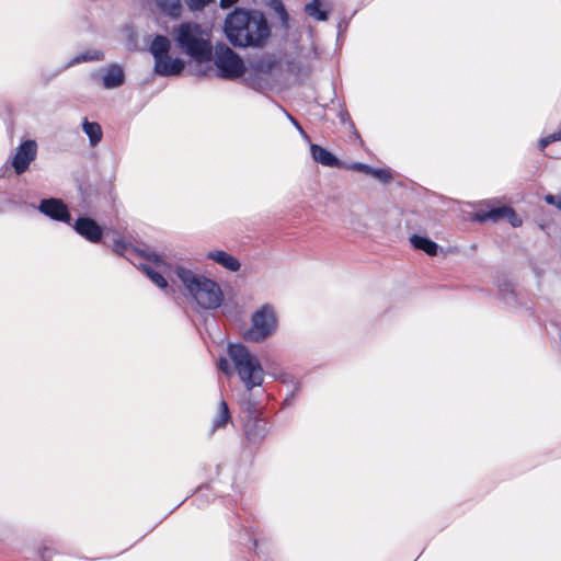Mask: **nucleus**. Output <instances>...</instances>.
<instances>
[{
    "instance_id": "ddd939ff",
    "label": "nucleus",
    "mask_w": 561,
    "mask_h": 561,
    "mask_svg": "<svg viewBox=\"0 0 561 561\" xmlns=\"http://www.w3.org/2000/svg\"><path fill=\"white\" fill-rule=\"evenodd\" d=\"M310 153H311L312 159L316 162H318L324 167H330V168L343 167V163L332 152H330L329 150H327L325 148H323L319 145H316V144L310 145Z\"/></svg>"
},
{
    "instance_id": "7ed1b4c3",
    "label": "nucleus",
    "mask_w": 561,
    "mask_h": 561,
    "mask_svg": "<svg viewBox=\"0 0 561 561\" xmlns=\"http://www.w3.org/2000/svg\"><path fill=\"white\" fill-rule=\"evenodd\" d=\"M175 275L199 307L216 309L221 305L224 294L215 280L197 275L182 266L175 267Z\"/></svg>"
},
{
    "instance_id": "1a4fd4ad",
    "label": "nucleus",
    "mask_w": 561,
    "mask_h": 561,
    "mask_svg": "<svg viewBox=\"0 0 561 561\" xmlns=\"http://www.w3.org/2000/svg\"><path fill=\"white\" fill-rule=\"evenodd\" d=\"M474 218L480 221H499L507 219L513 227H519L523 224L522 218L511 207H493L488 210L480 209L476 211Z\"/></svg>"
},
{
    "instance_id": "cd10ccee",
    "label": "nucleus",
    "mask_w": 561,
    "mask_h": 561,
    "mask_svg": "<svg viewBox=\"0 0 561 561\" xmlns=\"http://www.w3.org/2000/svg\"><path fill=\"white\" fill-rule=\"evenodd\" d=\"M219 369H221L226 375H231V368L226 358H221L218 364Z\"/></svg>"
},
{
    "instance_id": "c756f323",
    "label": "nucleus",
    "mask_w": 561,
    "mask_h": 561,
    "mask_svg": "<svg viewBox=\"0 0 561 561\" xmlns=\"http://www.w3.org/2000/svg\"><path fill=\"white\" fill-rule=\"evenodd\" d=\"M238 0H220V7L222 9H227L236 4Z\"/></svg>"
},
{
    "instance_id": "a878e982",
    "label": "nucleus",
    "mask_w": 561,
    "mask_h": 561,
    "mask_svg": "<svg viewBox=\"0 0 561 561\" xmlns=\"http://www.w3.org/2000/svg\"><path fill=\"white\" fill-rule=\"evenodd\" d=\"M545 201L549 204V205H553L556 206L558 209L561 210V195H552V194H547L545 196Z\"/></svg>"
},
{
    "instance_id": "9b49d317",
    "label": "nucleus",
    "mask_w": 561,
    "mask_h": 561,
    "mask_svg": "<svg viewBox=\"0 0 561 561\" xmlns=\"http://www.w3.org/2000/svg\"><path fill=\"white\" fill-rule=\"evenodd\" d=\"M185 62L181 58H173L169 55L154 60V72L162 77H174L181 75Z\"/></svg>"
},
{
    "instance_id": "c85d7f7f",
    "label": "nucleus",
    "mask_w": 561,
    "mask_h": 561,
    "mask_svg": "<svg viewBox=\"0 0 561 561\" xmlns=\"http://www.w3.org/2000/svg\"><path fill=\"white\" fill-rule=\"evenodd\" d=\"M290 122L295 125V127L298 129V131L300 133V135L304 137V139H306L307 141H309V136L305 133V130L301 128V126L297 123V121L291 117L290 115H288Z\"/></svg>"
},
{
    "instance_id": "f257e3e1",
    "label": "nucleus",
    "mask_w": 561,
    "mask_h": 561,
    "mask_svg": "<svg viewBox=\"0 0 561 561\" xmlns=\"http://www.w3.org/2000/svg\"><path fill=\"white\" fill-rule=\"evenodd\" d=\"M225 34L236 47H261L270 36L264 15L255 10L236 8L225 20Z\"/></svg>"
},
{
    "instance_id": "393cba45",
    "label": "nucleus",
    "mask_w": 561,
    "mask_h": 561,
    "mask_svg": "<svg viewBox=\"0 0 561 561\" xmlns=\"http://www.w3.org/2000/svg\"><path fill=\"white\" fill-rule=\"evenodd\" d=\"M346 168L350 170H353L356 172H362V173L369 174V175L373 172V168L370 165L362 163V162H354V163L347 164Z\"/></svg>"
},
{
    "instance_id": "20e7f679",
    "label": "nucleus",
    "mask_w": 561,
    "mask_h": 561,
    "mask_svg": "<svg viewBox=\"0 0 561 561\" xmlns=\"http://www.w3.org/2000/svg\"><path fill=\"white\" fill-rule=\"evenodd\" d=\"M228 356L247 390L263 383L264 370L259 358L243 344H229Z\"/></svg>"
},
{
    "instance_id": "39448f33",
    "label": "nucleus",
    "mask_w": 561,
    "mask_h": 561,
    "mask_svg": "<svg viewBox=\"0 0 561 561\" xmlns=\"http://www.w3.org/2000/svg\"><path fill=\"white\" fill-rule=\"evenodd\" d=\"M251 322V327L243 333V339L253 343L263 342L276 330L275 310L270 305H265L252 314Z\"/></svg>"
},
{
    "instance_id": "bb28decb",
    "label": "nucleus",
    "mask_w": 561,
    "mask_h": 561,
    "mask_svg": "<svg viewBox=\"0 0 561 561\" xmlns=\"http://www.w3.org/2000/svg\"><path fill=\"white\" fill-rule=\"evenodd\" d=\"M557 139H559L557 134H551L547 137L541 138L539 141L540 149L541 150L545 149L549 144H551L552 141H554Z\"/></svg>"
},
{
    "instance_id": "b1692460",
    "label": "nucleus",
    "mask_w": 561,
    "mask_h": 561,
    "mask_svg": "<svg viewBox=\"0 0 561 561\" xmlns=\"http://www.w3.org/2000/svg\"><path fill=\"white\" fill-rule=\"evenodd\" d=\"M371 176L379 180L382 183H388L391 181L392 176L389 170L387 169H375L373 168Z\"/></svg>"
},
{
    "instance_id": "f8f14e48",
    "label": "nucleus",
    "mask_w": 561,
    "mask_h": 561,
    "mask_svg": "<svg viewBox=\"0 0 561 561\" xmlns=\"http://www.w3.org/2000/svg\"><path fill=\"white\" fill-rule=\"evenodd\" d=\"M75 230L90 242H99L102 238L101 227L88 217L79 218L75 224Z\"/></svg>"
},
{
    "instance_id": "0eeeda50",
    "label": "nucleus",
    "mask_w": 561,
    "mask_h": 561,
    "mask_svg": "<svg viewBox=\"0 0 561 561\" xmlns=\"http://www.w3.org/2000/svg\"><path fill=\"white\" fill-rule=\"evenodd\" d=\"M147 263L142 264V270L147 276L160 288H167L168 282L165 276L171 277L175 274L170 264H168L160 255L156 253H148L145 255Z\"/></svg>"
},
{
    "instance_id": "6e6552de",
    "label": "nucleus",
    "mask_w": 561,
    "mask_h": 561,
    "mask_svg": "<svg viewBox=\"0 0 561 561\" xmlns=\"http://www.w3.org/2000/svg\"><path fill=\"white\" fill-rule=\"evenodd\" d=\"M37 153V145L34 140H25L18 148L12 157V167L16 174L24 173L32 161L35 160Z\"/></svg>"
},
{
    "instance_id": "4468645a",
    "label": "nucleus",
    "mask_w": 561,
    "mask_h": 561,
    "mask_svg": "<svg viewBox=\"0 0 561 561\" xmlns=\"http://www.w3.org/2000/svg\"><path fill=\"white\" fill-rule=\"evenodd\" d=\"M125 75L121 66L113 64L105 70L103 75V87L105 89H115L123 85Z\"/></svg>"
},
{
    "instance_id": "a211bd4d",
    "label": "nucleus",
    "mask_w": 561,
    "mask_h": 561,
    "mask_svg": "<svg viewBox=\"0 0 561 561\" xmlns=\"http://www.w3.org/2000/svg\"><path fill=\"white\" fill-rule=\"evenodd\" d=\"M157 7L168 16L178 19L182 13L181 0H154Z\"/></svg>"
},
{
    "instance_id": "f3484780",
    "label": "nucleus",
    "mask_w": 561,
    "mask_h": 561,
    "mask_svg": "<svg viewBox=\"0 0 561 561\" xmlns=\"http://www.w3.org/2000/svg\"><path fill=\"white\" fill-rule=\"evenodd\" d=\"M410 242L415 249L422 250L428 255H436L437 253V244L426 237L413 234L410 237Z\"/></svg>"
},
{
    "instance_id": "2f4dec72",
    "label": "nucleus",
    "mask_w": 561,
    "mask_h": 561,
    "mask_svg": "<svg viewBox=\"0 0 561 561\" xmlns=\"http://www.w3.org/2000/svg\"><path fill=\"white\" fill-rule=\"evenodd\" d=\"M42 558L44 559V561H48L45 552H43Z\"/></svg>"
},
{
    "instance_id": "f03ea898",
    "label": "nucleus",
    "mask_w": 561,
    "mask_h": 561,
    "mask_svg": "<svg viewBox=\"0 0 561 561\" xmlns=\"http://www.w3.org/2000/svg\"><path fill=\"white\" fill-rule=\"evenodd\" d=\"M179 48L198 62L209 61L213 56L210 33L196 22H183L173 31Z\"/></svg>"
},
{
    "instance_id": "9d476101",
    "label": "nucleus",
    "mask_w": 561,
    "mask_h": 561,
    "mask_svg": "<svg viewBox=\"0 0 561 561\" xmlns=\"http://www.w3.org/2000/svg\"><path fill=\"white\" fill-rule=\"evenodd\" d=\"M38 209L41 210V213L50 217L51 219L65 222H69L70 220V214L68 211V208L60 199H43L39 204Z\"/></svg>"
},
{
    "instance_id": "7c9ffc66",
    "label": "nucleus",
    "mask_w": 561,
    "mask_h": 561,
    "mask_svg": "<svg viewBox=\"0 0 561 561\" xmlns=\"http://www.w3.org/2000/svg\"><path fill=\"white\" fill-rule=\"evenodd\" d=\"M350 224H351V226H352V228H353V229H355V230L359 231V229L356 227L355 221H354L353 219L351 220V222H350Z\"/></svg>"
},
{
    "instance_id": "412c9836",
    "label": "nucleus",
    "mask_w": 561,
    "mask_h": 561,
    "mask_svg": "<svg viewBox=\"0 0 561 561\" xmlns=\"http://www.w3.org/2000/svg\"><path fill=\"white\" fill-rule=\"evenodd\" d=\"M320 7V0H312L310 3L306 5L305 10L309 16H312L318 21H325L328 18L327 12L324 10H321Z\"/></svg>"
},
{
    "instance_id": "2eb2a0df",
    "label": "nucleus",
    "mask_w": 561,
    "mask_h": 561,
    "mask_svg": "<svg viewBox=\"0 0 561 561\" xmlns=\"http://www.w3.org/2000/svg\"><path fill=\"white\" fill-rule=\"evenodd\" d=\"M207 257L215 261L219 265L224 266L228 271L237 272L240 268L239 261L234 256H232L231 254H229L225 251H221V250L210 251L207 254Z\"/></svg>"
},
{
    "instance_id": "5701e85b",
    "label": "nucleus",
    "mask_w": 561,
    "mask_h": 561,
    "mask_svg": "<svg viewBox=\"0 0 561 561\" xmlns=\"http://www.w3.org/2000/svg\"><path fill=\"white\" fill-rule=\"evenodd\" d=\"M188 10L192 12L202 11L215 0H184Z\"/></svg>"
},
{
    "instance_id": "4be33fe9",
    "label": "nucleus",
    "mask_w": 561,
    "mask_h": 561,
    "mask_svg": "<svg viewBox=\"0 0 561 561\" xmlns=\"http://www.w3.org/2000/svg\"><path fill=\"white\" fill-rule=\"evenodd\" d=\"M103 57H104L103 53L100 50L87 51V53H83V54H80L79 56H77L72 60L71 65L79 64L82 61L101 60V59H103Z\"/></svg>"
},
{
    "instance_id": "aec40b11",
    "label": "nucleus",
    "mask_w": 561,
    "mask_h": 561,
    "mask_svg": "<svg viewBox=\"0 0 561 561\" xmlns=\"http://www.w3.org/2000/svg\"><path fill=\"white\" fill-rule=\"evenodd\" d=\"M229 419H230V413H229L228 405H227L226 401L222 400L219 403L218 414L213 422L211 432H214L218 428L225 427L227 425Z\"/></svg>"
},
{
    "instance_id": "6ab92c4d",
    "label": "nucleus",
    "mask_w": 561,
    "mask_h": 561,
    "mask_svg": "<svg viewBox=\"0 0 561 561\" xmlns=\"http://www.w3.org/2000/svg\"><path fill=\"white\" fill-rule=\"evenodd\" d=\"M82 129L89 137L91 147H95L102 140L103 133L99 123L84 119L82 123Z\"/></svg>"
},
{
    "instance_id": "423d86ee",
    "label": "nucleus",
    "mask_w": 561,
    "mask_h": 561,
    "mask_svg": "<svg viewBox=\"0 0 561 561\" xmlns=\"http://www.w3.org/2000/svg\"><path fill=\"white\" fill-rule=\"evenodd\" d=\"M214 64L218 76L227 80H236L245 72V66L241 57L226 44L215 47Z\"/></svg>"
},
{
    "instance_id": "dca6fc26",
    "label": "nucleus",
    "mask_w": 561,
    "mask_h": 561,
    "mask_svg": "<svg viewBox=\"0 0 561 561\" xmlns=\"http://www.w3.org/2000/svg\"><path fill=\"white\" fill-rule=\"evenodd\" d=\"M170 47L171 43L167 36L157 35L150 44L149 51L153 56L154 60H157L169 55Z\"/></svg>"
}]
</instances>
